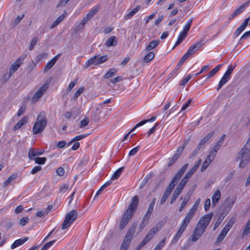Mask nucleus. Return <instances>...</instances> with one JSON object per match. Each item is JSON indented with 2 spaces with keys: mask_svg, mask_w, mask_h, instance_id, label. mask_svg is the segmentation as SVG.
<instances>
[{
  "mask_svg": "<svg viewBox=\"0 0 250 250\" xmlns=\"http://www.w3.org/2000/svg\"><path fill=\"white\" fill-rule=\"evenodd\" d=\"M139 203V198L135 195L132 198L131 202L128 208L124 213L120 223L119 228L121 230L124 229L131 219L135 211L137 209Z\"/></svg>",
  "mask_w": 250,
  "mask_h": 250,
  "instance_id": "f257e3e1",
  "label": "nucleus"
},
{
  "mask_svg": "<svg viewBox=\"0 0 250 250\" xmlns=\"http://www.w3.org/2000/svg\"><path fill=\"white\" fill-rule=\"evenodd\" d=\"M45 115V112H41L38 115L33 127V133L34 134L42 133L46 126L47 120Z\"/></svg>",
  "mask_w": 250,
  "mask_h": 250,
  "instance_id": "f03ea898",
  "label": "nucleus"
},
{
  "mask_svg": "<svg viewBox=\"0 0 250 250\" xmlns=\"http://www.w3.org/2000/svg\"><path fill=\"white\" fill-rule=\"evenodd\" d=\"M237 159L240 160L239 167L243 168L250 162V149L244 146L237 155Z\"/></svg>",
  "mask_w": 250,
  "mask_h": 250,
  "instance_id": "7ed1b4c3",
  "label": "nucleus"
},
{
  "mask_svg": "<svg viewBox=\"0 0 250 250\" xmlns=\"http://www.w3.org/2000/svg\"><path fill=\"white\" fill-rule=\"evenodd\" d=\"M160 228L157 225L153 227L148 232L147 235L145 237L143 240L141 242L139 245L136 247L135 250H140L142 248L145 246L151 239L154 237V235L157 233L159 230Z\"/></svg>",
  "mask_w": 250,
  "mask_h": 250,
  "instance_id": "20e7f679",
  "label": "nucleus"
},
{
  "mask_svg": "<svg viewBox=\"0 0 250 250\" xmlns=\"http://www.w3.org/2000/svg\"><path fill=\"white\" fill-rule=\"evenodd\" d=\"M78 215V212L75 209H73L67 213L62 225V229H65L68 228L76 220Z\"/></svg>",
  "mask_w": 250,
  "mask_h": 250,
  "instance_id": "39448f33",
  "label": "nucleus"
},
{
  "mask_svg": "<svg viewBox=\"0 0 250 250\" xmlns=\"http://www.w3.org/2000/svg\"><path fill=\"white\" fill-rule=\"evenodd\" d=\"M108 59V57L106 55L102 56H100L99 55H95L87 60L84 64V67L87 68L93 64L98 65L105 62Z\"/></svg>",
  "mask_w": 250,
  "mask_h": 250,
  "instance_id": "423d86ee",
  "label": "nucleus"
},
{
  "mask_svg": "<svg viewBox=\"0 0 250 250\" xmlns=\"http://www.w3.org/2000/svg\"><path fill=\"white\" fill-rule=\"evenodd\" d=\"M190 221L187 219V218H185L183 221L182 222L180 227L177 231V232L175 234L173 239L172 240L171 242V244H174L179 239L180 237L181 236L185 230L186 228L188 226V225L189 224Z\"/></svg>",
  "mask_w": 250,
  "mask_h": 250,
  "instance_id": "0eeeda50",
  "label": "nucleus"
},
{
  "mask_svg": "<svg viewBox=\"0 0 250 250\" xmlns=\"http://www.w3.org/2000/svg\"><path fill=\"white\" fill-rule=\"evenodd\" d=\"M235 67V65L233 66L230 65L229 66L228 70L225 73L219 83L218 86L216 89L217 91L219 90L230 79L231 74Z\"/></svg>",
  "mask_w": 250,
  "mask_h": 250,
  "instance_id": "6e6552de",
  "label": "nucleus"
},
{
  "mask_svg": "<svg viewBox=\"0 0 250 250\" xmlns=\"http://www.w3.org/2000/svg\"><path fill=\"white\" fill-rule=\"evenodd\" d=\"M188 164L187 163L185 164L177 172V173L175 175V176L172 178L170 183L169 184V186H171L173 188H174L175 186L177 184L179 180L181 179L182 176L184 174L186 169L188 168Z\"/></svg>",
  "mask_w": 250,
  "mask_h": 250,
  "instance_id": "1a4fd4ad",
  "label": "nucleus"
},
{
  "mask_svg": "<svg viewBox=\"0 0 250 250\" xmlns=\"http://www.w3.org/2000/svg\"><path fill=\"white\" fill-rule=\"evenodd\" d=\"M205 44V42L203 39H202L191 45L186 53L189 57L200 50Z\"/></svg>",
  "mask_w": 250,
  "mask_h": 250,
  "instance_id": "9d476101",
  "label": "nucleus"
},
{
  "mask_svg": "<svg viewBox=\"0 0 250 250\" xmlns=\"http://www.w3.org/2000/svg\"><path fill=\"white\" fill-rule=\"evenodd\" d=\"M48 87L49 84L44 83L34 93L32 98V101L33 103L37 102L42 97Z\"/></svg>",
  "mask_w": 250,
  "mask_h": 250,
  "instance_id": "9b49d317",
  "label": "nucleus"
},
{
  "mask_svg": "<svg viewBox=\"0 0 250 250\" xmlns=\"http://www.w3.org/2000/svg\"><path fill=\"white\" fill-rule=\"evenodd\" d=\"M136 225H133L127 230L126 235L124 239L123 243L129 246L131 241L135 232Z\"/></svg>",
  "mask_w": 250,
  "mask_h": 250,
  "instance_id": "f8f14e48",
  "label": "nucleus"
},
{
  "mask_svg": "<svg viewBox=\"0 0 250 250\" xmlns=\"http://www.w3.org/2000/svg\"><path fill=\"white\" fill-rule=\"evenodd\" d=\"M26 55H22L11 66L9 71L11 74H14L22 64L23 60L26 58Z\"/></svg>",
  "mask_w": 250,
  "mask_h": 250,
  "instance_id": "ddd939ff",
  "label": "nucleus"
},
{
  "mask_svg": "<svg viewBox=\"0 0 250 250\" xmlns=\"http://www.w3.org/2000/svg\"><path fill=\"white\" fill-rule=\"evenodd\" d=\"M201 202V199L198 198L193 206L192 207V208H190L189 211L188 212V213L186 214L185 218H187V219L189 220V221H191L192 218L193 217V215H194L195 213L197 210V208L199 207V205Z\"/></svg>",
  "mask_w": 250,
  "mask_h": 250,
  "instance_id": "4468645a",
  "label": "nucleus"
},
{
  "mask_svg": "<svg viewBox=\"0 0 250 250\" xmlns=\"http://www.w3.org/2000/svg\"><path fill=\"white\" fill-rule=\"evenodd\" d=\"M250 20V17H248L244 20L241 25L238 28L234 33L235 37H238L245 29L248 25L249 22Z\"/></svg>",
  "mask_w": 250,
  "mask_h": 250,
  "instance_id": "2eb2a0df",
  "label": "nucleus"
},
{
  "mask_svg": "<svg viewBox=\"0 0 250 250\" xmlns=\"http://www.w3.org/2000/svg\"><path fill=\"white\" fill-rule=\"evenodd\" d=\"M248 2H245L239 6L229 18V20L231 21L234 17L243 12L248 6Z\"/></svg>",
  "mask_w": 250,
  "mask_h": 250,
  "instance_id": "dca6fc26",
  "label": "nucleus"
},
{
  "mask_svg": "<svg viewBox=\"0 0 250 250\" xmlns=\"http://www.w3.org/2000/svg\"><path fill=\"white\" fill-rule=\"evenodd\" d=\"M212 216V212L207 214L202 217L198 222L201 223V224H204V225L208 226L211 219Z\"/></svg>",
  "mask_w": 250,
  "mask_h": 250,
  "instance_id": "f3484780",
  "label": "nucleus"
},
{
  "mask_svg": "<svg viewBox=\"0 0 250 250\" xmlns=\"http://www.w3.org/2000/svg\"><path fill=\"white\" fill-rule=\"evenodd\" d=\"M67 12L65 10L63 13L59 16L57 19L53 22L52 24L50 26L51 29L54 28L59 23H60L67 16Z\"/></svg>",
  "mask_w": 250,
  "mask_h": 250,
  "instance_id": "a211bd4d",
  "label": "nucleus"
},
{
  "mask_svg": "<svg viewBox=\"0 0 250 250\" xmlns=\"http://www.w3.org/2000/svg\"><path fill=\"white\" fill-rule=\"evenodd\" d=\"M221 198V192L219 189L216 190L212 196V204L215 206Z\"/></svg>",
  "mask_w": 250,
  "mask_h": 250,
  "instance_id": "6ab92c4d",
  "label": "nucleus"
},
{
  "mask_svg": "<svg viewBox=\"0 0 250 250\" xmlns=\"http://www.w3.org/2000/svg\"><path fill=\"white\" fill-rule=\"evenodd\" d=\"M28 240V237H25L16 240L11 246V249H14L17 247L21 245Z\"/></svg>",
  "mask_w": 250,
  "mask_h": 250,
  "instance_id": "aec40b11",
  "label": "nucleus"
},
{
  "mask_svg": "<svg viewBox=\"0 0 250 250\" xmlns=\"http://www.w3.org/2000/svg\"><path fill=\"white\" fill-rule=\"evenodd\" d=\"M117 44V39L115 36H111L105 42L106 47L116 46Z\"/></svg>",
  "mask_w": 250,
  "mask_h": 250,
  "instance_id": "412c9836",
  "label": "nucleus"
},
{
  "mask_svg": "<svg viewBox=\"0 0 250 250\" xmlns=\"http://www.w3.org/2000/svg\"><path fill=\"white\" fill-rule=\"evenodd\" d=\"M204 230L200 229L196 227L194 232L192 235V240L193 241H196L204 233Z\"/></svg>",
  "mask_w": 250,
  "mask_h": 250,
  "instance_id": "4be33fe9",
  "label": "nucleus"
},
{
  "mask_svg": "<svg viewBox=\"0 0 250 250\" xmlns=\"http://www.w3.org/2000/svg\"><path fill=\"white\" fill-rule=\"evenodd\" d=\"M234 222H235V219L234 218H231L229 221V222L227 223V224L225 225V227L223 228V229L222 230V231L227 234L229 231L232 228Z\"/></svg>",
  "mask_w": 250,
  "mask_h": 250,
  "instance_id": "5701e85b",
  "label": "nucleus"
},
{
  "mask_svg": "<svg viewBox=\"0 0 250 250\" xmlns=\"http://www.w3.org/2000/svg\"><path fill=\"white\" fill-rule=\"evenodd\" d=\"M42 153V151H39L35 150L34 148H30L28 151V157L30 160H32L36 156L41 155Z\"/></svg>",
  "mask_w": 250,
  "mask_h": 250,
  "instance_id": "b1692460",
  "label": "nucleus"
},
{
  "mask_svg": "<svg viewBox=\"0 0 250 250\" xmlns=\"http://www.w3.org/2000/svg\"><path fill=\"white\" fill-rule=\"evenodd\" d=\"M28 121V117L24 116L17 124L15 125L14 129L15 130L19 129L21 127L23 126Z\"/></svg>",
  "mask_w": 250,
  "mask_h": 250,
  "instance_id": "393cba45",
  "label": "nucleus"
},
{
  "mask_svg": "<svg viewBox=\"0 0 250 250\" xmlns=\"http://www.w3.org/2000/svg\"><path fill=\"white\" fill-rule=\"evenodd\" d=\"M141 9L140 5H137L134 9L129 12L125 16L124 18L125 20H128L131 18L137 12H138Z\"/></svg>",
  "mask_w": 250,
  "mask_h": 250,
  "instance_id": "a878e982",
  "label": "nucleus"
},
{
  "mask_svg": "<svg viewBox=\"0 0 250 250\" xmlns=\"http://www.w3.org/2000/svg\"><path fill=\"white\" fill-rule=\"evenodd\" d=\"M160 43L159 40H154L152 41L147 45L146 50V51H149L155 48Z\"/></svg>",
  "mask_w": 250,
  "mask_h": 250,
  "instance_id": "bb28decb",
  "label": "nucleus"
},
{
  "mask_svg": "<svg viewBox=\"0 0 250 250\" xmlns=\"http://www.w3.org/2000/svg\"><path fill=\"white\" fill-rule=\"evenodd\" d=\"M187 34L186 33L181 31L178 36L177 41L175 42L173 48L179 45L185 40Z\"/></svg>",
  "mask_w": 250,
  "mask_h": 250,
  "instance_id": "cd10ccee",
  "label": "nucleus"
},
{
  "mask_svg": "<svg viewBox=\"0 0 250 250\" xmlns=\"http://www.w3.org/2000/svg\"><path fill=\"white\" fill-rule=\"evenodd\" d=\"M222 64H218L215 68L211 70L207 75V79H208L216 74L220 70Z\"/></svg>",
  "mask_w": 250,
  "mask_h": 250,
  "instance_id": "c85d7f7f",
  "label": "nucleus"
},
{
  "mask_svg": "<svg viewBox=\"0 0 250 250\" xmlns=\"http://www.w3.org/2000/svg\"><path fill=\"white\" fill-rule=\"evenodd\" d=\"M188 179L187 178L186 176H184V177L182 179V180L178 185V187H177L176 188L182 191L184 188L188 183Z\"/></svg>",
  "mask_w": 250,
  "mask_h": 250,
  "instance_id": "c756f323",
  "label": "nucleus"
},
{
  "mask_svg": "<svg viewBox=\"0 0 250 250\" xmlns=\"http://www.w3.org/2000/svg\"><path fill=\"white\" fill-rule=\"evenodd\" d=\"M124 169V167H121L119 168H118L114 173L113 174L111 178V181L112 182V180H115L118 179L120 175L121 174L122 172H123V170Z\"/></svg>",
  "mask_w": 250,
  "mask_h": 250,
  "instance_id": "7c9ffc66",
  "label": "nucleus"
},
{
  "mask_svg": "<svg viewBox=\"0 0 250 250\" xmlns=\"http://www.w3.org/2000/svg\"><path fill=\"white\" fill-rule=\"evenodd\" d=\"M18 177L17 173H14L12 174L3 183V186L6 187L9 185L12 181H14Z\"/></svg>",
  "mask_w": 250,
  "mask_h": 250,
  "instance_id": "2f4dec72",
  "label": "nucleus"
},
{
  "mask_svg": "<svg viewBox=\"0 0 250 250\" xmlns=\"http://www.w3.org/2000/svg\"><path fill=\"white\" fill-rule=\"evenodd\" d=\"M112 183L111 180L107 181L104 184L101 188L98 190L97 192L95 197L98 196L99 194H100L103 190L107 187L109 186Z\"/></svg>",
  "mask_w": 250,
  "mask_h": 250,
  "instance_id": "473e14b6",
  "label": "nucleus"
},
{
  "mask_svg": "<svg viewBox=\"0 0 250 250\" xmlns=\"http://www.w3.org/2000/svg\"><path fill=\"white\" fill-rule=\"evenodd\" d=\"M154 56L155 54L153 52H149L145 56L144 61L146 62H149L154 58Z\"/></svg>",
  "mask_w": 250,
  "mask_h": 250,
  "instance_id": "72a5a7b5",
  "label": "nucleus"
},
{
  "mask_svg": "<svg viewBox=\"0 0 250 250\" xmlns=\"http://www.w3.org/2000/svg\"><path fill=\"white\" fill-rule=\"evenodd\" d=\"M193 18H191L188 20V21L187 22V23L183 28V29L182 30L183 32L186 33L187 34L188 33V32L190 29L192 22L193 21Z\"/></svg>",
  "mask_w": 250,
  "mask_h": 250,
  "instance_id": "f704fd0d",
  "label": "nucleus"
},
{
  "mask_svg": "<svg viewBox=\"0 0 250 250\" xmlns=\"http://www.w3.org/2000/svg\"><path fill=\"white\" fill-rule=\"evenodd\" d=\"M227 234L221 230L220 234L218 235V236L217 237L215 244L219 245L224 240L225 237L226 236Z\"/></svg>",
  "mask_w": 250,
  "mask_h": 250,
  "instance_id": "c9c22d12",
  "label": "nucleus"
},
{
  "mask_svg": "<svg viewBox=\"0 0 250 250\" xmlns=\"http://www.w3.org/2000/svg\"><path fill=\"white\" fill-rule=\"evenodd\" d=\"M88 135V134H83L77 135L71 140V141L68 144V145H70L71 144H72L73 142H75L76 141H79L80 140L84 139L85 137H86Z\"/></svg>",
  "mask_w": 250,
  "mask_h": 250,
  "instance_id": "e433bc0d",
  "label": "nucleus"
},
{
  "mask_svg": "<svg viewBox=\"0 0 250 250\" xmlns=\"http://www.w3.org/2000/svg\"><path fill=\"white\" fill-rule=\"evenodd\" d=\"M117 69L115 68L110 69L104 75V78L108 79L113 76L117 72Z\"/></svg>",
  "mask_w": 250,
  "mask_h": 250,
  "instance_id": "4c0bfd02",
  "label": "nucleus"
},
{
  "mask_svg": "<svg viewBox=\"0 0 250 250\" xmlns=\"http://www.w3.org/2000/svg\"><path fill=\"white\" fill-rule=\"evenodd\" d=\"M56 62L52 59L49 61L45 65V67L44 69V72H47L49 69H50L53 65L55 64Z\"/></svg>",
  "mask_w": 250,
  "mask_h": 250,
  "instance_id": "58836bf2",
  "label": "nucleus"
},
{
  "mask_svg": "<svg viewBox=\"0 0 250 250\" xmlns=\"http://www.w3.org/2000/svg\"><path fill=\"white\" fill-rule=\"evenodd\" d=\"M224 217H225V216L223 215V214H221L219 216L218 218L217 219V220H216V222L215 223V224L214 225V226H213V230H215L219 227V226L220 225L221 223L224 219Z\"/></svg>",
  "mask_w": 250,
  "mask_h": 250,
  "instance_id": "ea45409f",
  "label": "nucleus"
},
{
  "mask_svg": "<svg viewBox=\"0 0 250 250\" xmlns=\"http://www.w3.org/2000/svg\"><path fill=\"white\" fill-rule=\"evenodd\" d=\"M250 233V221H248L246 223L245 229L242 233V235L244 237L246 235H248Z\"/></svg>",
  "mask_w": 250,
  "mask_h": 250,
  "instance_id": "a19ab883",
  "label": "nucleus"
},
{
  "mask_svg": "<svg viewBox=\"0 0 250 250\" xmlns=\"http://www.w3.org/2000/svg\"><path fill=\"white\" fill-rule=\"evenodd\" d=\"M181 192H182L181 191H180V190H179L177 188H176L175 190L173 195L172 197L171 201H170V204H172L173 202H174L176 201V200L177 199V198H178L179 195L180 194Z\"/></svg>",
  "mask_w": 250,
  "mask_h": 250,
  "instance_id": "79ce46f5",
  "label": "nucleus"
},
{
  "mask_svg": "<svg viewBox=\"0 0 250 250\" xmlns=\"http://www.w3.org/2000/svg\"><path fill=\"white\" fill-rule=\"evenodd\" d=\"M99 6H95L91 9L87 14L92 18L99 11Z\"/></svg>",
  "mask_w": 250,
  "mask_h": 250,
  "instance_id": "37998d69",
  "label": "nucleus"
},
{
  "mask_svg": "<svg viewBox=\"0 0 250 250\" xmlns=\"http://www.w3.org/2000/svg\"><path fill=\"white\" fill-rule=\"evenodd\" d=\"M38 38L37 37H34L31 41L30 46L29 47V50L31 51L32 50L36 44H37L38 41Z\"/></svg>",
  "mask_w": 250,
  "mask_h": 250,
  "instance_id": "c03bdc74",
  "label": "nucleus"
},
{
  "mask_svg": "<svg viewBox=\"0 0 250 250\" xmlns=\"http://www.w3.org/2000/svg\"><path fill=\"white\" fill-rule=\"evenodd\" d=\"M166 238L162 240L153 250H161L166 244Z\"/></svg>",
  "mask_w": 250,
  "mask_h": 250,
  "instance_id": "a18cd8bd",
  "label": "nucleus"
},
{
  "mask_svg": "<svg viewBox=\"0 0 250 250\" xmlns=\"http://www.w3.org/2000/svg\"><path fill=\"white\" fill-rule=\"evenodd\" d=\"M55 242L56 240H54L46 243L42 246L41 250H47L51 246H52L55 243Z\"/></svg>",
  "mask_w": 250,
  "mask_h": 250,
  "instance_id": "49530a36",
  "label": "nucleus"
},
{
  "mask_svg": "<svg viewBox=\"0 0 250 250\" xmlns=\"http://www.w3.org/2000/svg\"><path fill=\"white\" fill-rule=\"evenodd\" d=\"M197 168H196L195 167H193L186 174L185 176H186L187 178L189 179L190 178L192 175L196 172Z\"/></svg>",
  "mask_w": 250,
  "mask_h": 250,
  "instance_id": "de8ad7c7",
  "label": "nucleus"
},
{
  "mask_svg": "<svg viewBox=\"0 0 250 250\" xmlns=\"http://www.w3.org/2000/svg\"><path fill=\"white\" fill-rule=\"evenodd\" d=\"M35 163L40 165H43L45 163V157H36L34 159Z\"/></svg>",
  "mask_w": 250,
  "mask_h": 250,
  "instance_id": "09e8293b",
  "label": "nucleus"
},
{
  "mask_svg": "<svg viewBox=\"0 0 250 250\" xmlns=\"http://www.w3.org/2000/svg\"><path fill=\"white\" fill-rule=\"evenodd\" d=\"M84 86H81L79 88V89L76 91L74 94V98L77 99L81 94L84 91Z\"/></svg>",
  "mask_w": 250,
  "mask_h": 250,
  "instance_id": "8fccbe9b",
  "label": "nucleus"
},
{
  "mask_svg": "<svg viewBox=\"0 0 250 250\" xmlns=\"http://www.w3.org/2000/svg\"><path fill=\"white\" fill-rule=\"evenodd\" d=\"M211 163V162L206 159L205 161H204L201 167V171L202 172L204 171L208 168V167L209 166Z\"/></svg>",
  "mask_w": 250,
  "mask_h": 250,
  "instance_id": "3c124183",
  "label": "nucleus"
},
{
  "mask_svg": "<svg viewBox=\"0 0 250 250\" xmlns=\"http://www.w3.org/2000/svg\"><path fill=\"white\" fill-rule=\"evenodd\" d=\"M216 154L217 153L210 150L209 152V154L207 156L206 159L211 162L213 161V160L214 159L215 156L216 155Z\"/></svg>",
  "mask_w": 250,
  "mask_h": 250,
  "instance_id": "603ef678",
  "label": "nucleus"
},
{
  "mask_svg": "<svg viewBox=\"0 0 250 250\" xmlns=\"http://www.w3.org/2000/svg\"><path fill=\"white\" fill-rule=\"evenodd\" d=\"M191 75L190 74L188 75L186 77L184 78L180 82V85L181 86L185 85L188 81L191 79Z\"/></svg>",
  "mask_w": 250,
  "mask_h": 250,
  "instance_id": "864d4df0",
  "label": "nucleus"
},
{
  "mask_svg": "<svg viewBox=\"0 0 250 250\" xmlns=\"http://www.w3.org/2000/svg\"><path fill=\"white\" fill-rule=\"evenodd\" d=\"M214 134V131H212L207 135L201 141L204 143H206L213 135Z\"/></svg>",
  "mask_w": 250,
  "mask_h": 250,
  "instance_id": "5fc2aeb1",
  "label": "nucleus"
},
{
  "mask_svg": "<svg viewBox=\"0 0 250 250\" xmlns=\"http://www.w3.org/2000/svg\"><path fill=\"white\" fill-rule=\"evenodd\" d=\"M179 157L178 156V154H174L172 158L169 160L167 165L168 167H171L176 161Z\"/></svg>",
  "mask_w": 250,
  "mask_h": 250,
  "instance_id": "6e6d98bb",
  "label": "nucleus"
},
{
  "mask_svg": "<svg viewBox=\"0 0 250 250\" xmlns=\"http://www.w3.org/2000/svg\"><path fill=\"white\" fill-rule=\"evenodd\" d=\"M89 123V120L88 119V118L85 117L81 121L80 127L81 128L84 127L87 125Z\"/></svg>",
  "mask_w": 250,
  "mask_h": 250,
  "instance_id": "4d7b16f0",
  "label": "nucleus"
},
{
  "mask_svg": "<svg viewBox=\"0 0 250 250\" xmlns=\"http://www.w3.org/2000/svg\"><path fill=\"white\" fill-rule=\"evenodd\" d=\"M189 199V197H188L187 199L186 198L184 199L183 201L182 202L181 206L179 208V211H181L183 210V209L185 208L188 202V201Z\"/></svg>",
  "mask_w": 250,
  "mask_h": 250,
  "instance_id": "13d9d810",
  "label": "nucleus"
},
{
  "mask_svg": "<svg viewBox=\"0 0 250 250\" xmlns=\"http://www.w3.org/2000/svg\"><path fill=\"white\" fill-rule=\"evenodd\" d=\"M139 148L140 146H138L132 148L129 152L128 155L129 156H132L135 155L139 150Z\"/></svg>",
  "mask_w": 250,
  "mask_h": 250,
  "instance_id": "bf43d9fd",
  "label": "nucleus"
},
{
  "mask_svg": "<svg viewBox=\"0 0 250 250\" xmlns=\"http://www.w3.org/2000/svg\"><path fill=\"white\" fill-rule=\"evenodd\" d=\"M189 56L185 53L180 59L178 64L181 66L182 64L188 58Z\"/></svg>",
  "mask_w": 250,
  "mask_h": 250,
  "instance_id": "052dcab7",
  "label": "nucleus"
},
{
  "mask_svg": "<svg viewBox=\"0 0 250 250\" xmlns=\"http://www.w3.org/2000/svg\"><path fill=\"white\" fill-rule=\"evenodd\" d=\"M77 80H78V78L75 79L73 82H72L70 83V84H69V85L67 88V91L70 92L72 89V88L77 83Z\"/></svg>",
  "mask_w": 250,
  "mask_h": 250,
  "instance_id": "680f3d73",
  "label": "nucleus"
},
{
  "mask_svg": "<svg viewBox=\"0 0 250 250\" xmlns=\"http://www.w3.org/2000/svg\"><path fill=\"white\" fill-rule=\"evenodd\" d=\"M147 222L144 221L143 220H142L141 222L140 223L139 226L138 230L139 232H141L143 230V229H144V228L147 225Z\"/></svg>",
  "mask_w": 250,
  "mask_h": 250,
  "instance_id": "e2e57ef3",
  "label": "nucleus"
},
{
  "mask_svg": "<svg viewBox=\"0 0 250 250\" xmlns=\"http://www.w3.org/2000/svg\"><path fill=\"white\" fill-rule=\"evenodd\" d=\"M152 212L151 211H149L148 210H147L145 215L144 216L142 220L148 222L149 219L150 218Z\"/></svg>",
  "mask_w": 250,
  "mask_h": 250,
  "instance_id": "0e129e2a",
  "label": "nucleus"
},
{
  "mask_svg": "<svg viewBox=\"0 0 250 250\" xmlns=\"http://www.w3.org/2000/svg\"><path fill=\"white\" fill-rule=\"evenodd\" d=\"M29 218L27 217H22L20 221V224L21 226H25L29 222Z\"/></svg>",
  "mask_w": 250,
  "mask_h": 250,
  "instance_id": "69168bd1",
  "label": "nucleus"
},
{
  "mask_svg": "<svg viewBox=\"0 0 250 250\" xmlns=\"http://www.w3.org/2000/svg\"><path fill=\"white\" fill-rule=\"evenodd\" d=\"M173 188H174L171 187V186L168 185L167 187V189L164 194L168 197L170 195V193H171Z\"/></svg>",
  "mask_w": 250,
  "mask_h": 250,
  "instance_id": "338daca9",
  "label": "nucleus"
},
{
  "mask_svg": "<svg viewBox=\"0 0 250 250\" xmlns=\"http://www.w3.org/2000/svg\"><path fill=\"white\" fill-rule=\"evenodd\" d=\"M26 110V106L25 105H22L20 108L19 109L18 113L17 116H20L21 115H22L25 111Z\"/></svg>",
  "mask_w": 250,
  "mask_h": 250,
  "instance_id": "774afa93",
  "label": "nucleus"
}]
</instances>
